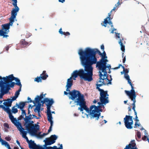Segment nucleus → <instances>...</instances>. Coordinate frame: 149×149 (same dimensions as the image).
Here are the masks:
<instances>
[{
  "mask_svg": "<svg viewBox=\"0 0 149 149\" xmlns=\"http://www.w3.org/2000/svg\"><path fill=\"white\" fill-rule=\"evenodd\" d=\"M1 79L0 80V99L2 98L5 94L8 93L11 88H13L15 85L22 88L20 80L17 78L14 77L13 74L2 77Z\"/></svg>",
  "mask_w": 149,
  "mask_h": 149,
  "instance_id": "nucleus-3",
  "label": "nucleus"
},
{
  "mask_svg": "<svg viewBox=\"0 0 149 149\" xmlns=\"http://www.w3.org/2000/svg\"><path fill=\"white\" fill-rule=\"evenodd\" d=\"M99 72L100 73L99 74L100 77L99 80V82H101V80L103 81L106 80V81L107 80H109L108 79L107 77H103V78H102V77L103 76V74L100 71H99Z\"/></svg>",
  "mask_w": 149,
  "mask_h": 149,
  "instance_id": "nucleus-22",
  "label": "nucleus"
},
{
  "mask_svg": "<svg viewBox=\"0 0 149 149\" xmlns=\"http://www.w3.org/2000/svg\"><path fill=\"white\" fill-rule=\"evenodd\" d=\"M148 138L145 135L142 137V139L144 141H146V139Z\"/></svg>",
  "mask_w": 149,
  "mask_h": 149,
  "instance_id": "nucleus-53",
  "label": "nucleus"
},
{
  "mask_svg": "<svg viewBox=\"0 0 149 149\" xmlns=\"http://www.w3.org/2000/svg\"><path fill=\"white\" fill-rule=\"evenodd\" d=\"M26 103L25 102H20L19 104L16 103L15 104V107H17L20 110H22L23 109Z\"/></svg>",
  "mask_w": 149,
  "mask_h": 149,
  "instance_id": "nucleus-18",
  "label": "nucleus"
},
{
  "mask_svg": "<svg viewBox=\"0 0 149 149\" xmlns=\"http://www.w3.org/2000/svg\"><path fill=\"white\" fill-rule=\"evenodd\" d=\"M17 127L19 130L22 134V136L23 138H24L26 137V135L27 133V132L24 131V129L22 127L21 124L20 126H18Z\"/></svg>",
  "mask_w": 149,
  "mask_h": 149,
  "instance_id": "nucleus-17",
  "label": "nucleus"
},
{
  "mask_svg": "<svg viewBox=\"0 0 149 149\" xmlns=\"http://www.w3.org/2000/svg\"><path fill=\"white\" fill-rule=\"evenodd\" d=\"M4 126L5 127H6L8 128H9V126L8 124L6 123H5L4 124Z\"/></svg>",
  "mask_w": 149,
  "mask_h": 149,
  "instance_id": "nucleus-51",
  "label": "nucleus"
},
{
  "mask_svg": "<svg viewBox=\"0 0 149 149\" xmlns=\"http://www.w3.org/2000/svg\"><path fill=\"white\" fill-rule=\"evenodd\" d=\"M5 139L8 141H9L11 140V138L9 136H6L5 137Z\"/></svg>",
  "mask_w": 149,
  "mask_h": 149,
  "instance_id": "nucleus-52",
  "label": "nucleus"
},
{
  "mask_svg": "<svg viewBox=\"0 0 149 149\" xmlns=\"http://www.w3.org/2000/svg\"><path fill=\"white\" fill-rule=\"evenodd\" d=\"M28 116H26V117L24 118V122H28L29 120H31L33 118L32 116V115L31 114L28 115Z\"/></svg>",
  "mask_w": 149,
  "mask_h": 149,
  "instance_id": "nucleus-28",
  "label": "nucleus"
},
{
  "mask_svg": "<svg viewBox=\"0 0 149 149\" xmlns=\"http://www.w3.org/2000/svg\"><path fill=\"white\" fill-rule=\"evenodd\" d=\"M69 93L70 95V98L72 100H75L74 102L80 106V107L78 108V110H80L81 111H83L84 110H88L83 94H82L79 91L74 89L70 92Z\"/></svg>",
  "mask_w": 149,
  "mask_h": 149,
  "instance_id": "nucleus-5",
  "label": "nucleus"
},
{
  "mask_svg": "<svg viewBox=\"0 0 149 149\" xmlns=\"http://www.w3.org/2000/svg\"><path fill=\"white\" fill-rule=\"evenodd\" d=\"M0 108H2L9 114V117L11 120V122L16 127L20 125L21 123L17 122L16 118L14 117L12 115L11 109H10L9 108L6 107L3 105H0Z\"/></svg>",
  "mask_w": 149,
  "mask_h": 149,
  "instance_id": "nucleus-8",
  "label": "nucleus"
},
{
  "mask_svg": "<svg viewBox=\"0 0 149 149\" xmlns=\"http://www.w3.org/2000/svg\"><path fill=\"white\" fill-rule=\"evenodd\" d=\"M27 100H28V101L25 102L26 103L33 102L34 104H36V102L35 100L34 101L32 100L31 98L29 97H28Z\"/></svg>",
  "mask_w": 149,
  "mask_h": 149,
  "instance_id": "nucleus-35",
  "label": "nucleus"
},
{
  "mask_svg": "<svg viewBox=\"0 0 149 149\" xmlns=\"http://www.w3.org/2000/svg\"><path fill=\"white\" fill-rule=\"evenodd\" d=\"M123 39L122 40L120 39L118 43L120 45L121 47V49L123 52H124L125 51V47L124 45H123L122 42L123 40Z\"/></svg>",
  "mask_w": 149,
  "mask_h": 149,
  "instance_id": "nucleus-27",
  "label": "nucleus"
},
{
  "mask_svg": "<svg viewBox=\"0 0 149 149\" xmlns=\"http://www.w3.org/2000/svg\"><path fill=\"white\" fill-rule=\"evenodd\" d=\"M136 136L139 139L141 137V133L139 131H138L137 132Z\"/></svg>",
  "mask_w": 149,
  "mask_h": 149,
  "instance_id": "nucleus-40",
  "label": "nucleus"
},
{
  "mask_svg": "<svg viewBox=\"0 0 149 149\" xmlns=\"http://www.w3.org/2000/svg\"><path fill=\"white\" fill-rule=\"evenodd\" d=\"M5 146L6 147L8 148H9L10 147L9 145V144L8 143H7V144L6 145V146Z\"/></svg>",
  "mask_w": 149,
  "mask_h": 149,
  "instance_id": "nucleus-64",
  "label": "nucleus"
},
{
  "mask_svg": "<svg viewBox=\"0 0 149 149\" xmlns=\"http://www.w3.org/2000/svg\"><path fill=\"white\" fill-rule=\"evenodd\" d=\"M28 143L29 147L32 149H45V148H43L40 146L36 145L34 141L32 140H31Z\"/></svg>",
  "mask_w": 149,
  "mask_h": 149,
  "instance_id": "nucleus-14",
  "label": "nucleus"
},
{
  "mask_svg": "<svg viewBox=\"0 0 149 149\" xmlns=\"http://www.w3.org/2000/svg\"><path fill=\"white\" fill-rule=\"evenodd\" d=\"M141 125L140 123H138L137 122H135L134 124V128H136L137 126H139Z\"/></svg>",
  "mask_w": 149,
  "mask_h": 149,
  "instance_id": "nucleus-44",
  "label": "nucleus"
},
{
  "mask_svg": "<svg viewBox=\"0 0 149 149\" xmlns=\"http://www.w3.org/2000/svg\"><path fill=\"white\" fill-rule=\"evenodd\" d=\"M16 107L15 105L14 107H12V112L14 113H15L18 112V110L17 108H15V107Z\"/></svg>",
  "mask_w": 149,
  "mask_h": 149,
  "instance_id": "nucleus-38",
  "label": "nucleus"
},
{
  "mask_svg": "<svg viewBox=\"0 0 149 149\" xmlns=\"http://www.w3.org/2000/svg\"><path fill=\"white\" fill-rule=\"evenodd\" d=\"M121 66H122V65H121L120 64H119L118 66V67H116V68H115V69H118V68H120V67Z\"/></svg>",
  "mask_w": 149,
  "mask_h": 149,
  "instance_id": "nucleus-62",
  "label": "nucleus"
},
{
  "mask_svg": "<svg viewBox=\"0 0 149 149\" xmlns=\"http://www.w3.org/2000/svg\"><path fill=\"white\" fill-rule=\"evenodd\" d=\"M5 102L3 103V104L6 107H9L11 106L12 102L10 101V99L8 98L7 100H4Z\"/></svg>",
  "mask_w": 149,
  "mask_h": 149,
  "instance_id": "nucleus-19",
  "label": "nucleus"
},
{
  "mask_svg": "<svg viewBox=\"0 0 149 149\" xmlns=\"http://www.w3.org/2000/svg\"><path fill=\"white\" fill-rule=\"evenodd\" d=\"M21 87H19V89L16 92L15 94V96L17 97L19 94V92L21 91Z\"/></svg>",
  "mask_w": 149,
  "mask_h": 149,
  "instance_id": "nucleus-37",
  "label": "nucleus"
},
{
  "mask_svg": "<svg viewBox=\"0 0 149 149\" xmlns=\"http://www.w3.org/2000/svg\"><path fill=\"white\" fill-rule=\"evenodd\" d=\"M123 72L125 74H127L129 72V70L127 69H125L123 70Z\"/></svg>",
  "mask_w": 149,
  "mask_h": 149,
  "instance_id": "nucleus-49",
  "label": "nucleus"
},
{
  "mask_svg": "<svg viewBox=\"0 0 149 149\" xmlns=\"http://www.w3.org/2000/svg\"><path fill=\"white\" fill-rule=\"evenodd\" d=\"M40 75L41 79H42L43 80L46 79L48 77V76L46 73V71L45 70L43 71L42 73L40 74Z\"/></svg>",
  "mask_w": 149,
  "mask_h": 149,
  "instance_id": "nucleus-23",
  "label": "nucleus"
},
{
  "mask_svg": "<svg viewBox=\"0 0 149 149\" xmlns=\"http://www.w3.org/2000/svg\"><path fill=\"white\" fill-rule=\"evenodd\" d=\"M33 123V121L30 120L28 122H24V125L25 126L26 128L31 134L35 135H36L37 131L39 129V126L36 124L34 125Z\"/></svg>",
  "mask_w": 149,
  "mask_h": 149,
  "instance_id": "nucleus-7",
  "label": "nucleus"
},
{
  "mask_svg": "<svg viewBox=\"0 0 149 149\" xmlns=\"http://www.w3.org/2000/svg\"><path fill=\"white\" fill-rule=\"evenodd\" d=\"M63 34L66 36H67L70 35V33L68 32H63Z\"/></svg>",
  "mask_w": 149,
  "mask_h": 149,
  "instance_id": "nucleus-50",
  "label": "nucleus"
},
{
  "mask_svg": "<svg viewBox=\"0 0 149 149\" xmlns=\"http://www.w3.org/2000/svg\"><path fill=\"white\" fill-rule=\"evenodd\" d=\"M24 138H25L26 139V141L28 143L30 141H29L28 138L27 137V136L26 137Z\"/></svg>",
  "mask_w": 149,
  "mask_h": 149,
  "instance_id": "nucleus-61",
  "label": "nucleus"
},
{
  "mask_svg": "<svg viewBox=\"0 0 149 149\" xmlns=\"http://www.w3.org/2000/svg\"><path fill=\"white\" fill-rule=\"evenodd\" d=\"M17 98V97L15 96L12 97V99H10V101L12 102L13 101L15 100Z\"/></svg>",
  "mask_w": 149,
  "mask_h": 149,
  "instance_id": "nucleus-47",
  "label": "nucleus"
},
{
  "mask_svg": "<svg viewBox=\"0 0 149 149\" xmlns=\"http://www.w3.org/2000/svg\"><path fill=\"white\" fill-rule=\"evenodd\" d=\"M45 149H63L62 145L61 144L60 145V147L58 148L56 146H54L53 147H46Z\"/></svg>",
  "mask_w": 149,
  "mask_h": 149,
  "instance_id": "nucleus-26",
  "label": "nucleus"
},
{
  "mask_svg": "<svg viewBox=\"0 0 149 149\" xmlns=\"http://www.w3.org/2000/svg\"><path fill=\"white\" fill-rule=\"evenodd\" d=\"M47 120H52V115L51 113L50 109H47Z\"/></svg>",
  "mask_w": 149,
  "mask_h": 149,
  "instance_id": "nucleus-25",
  "label": "nucleus"
},
{
  "mask_svg": "<svg viewBox=\"0 0 149 149\" xmlns=\"http://www.w3.org/2000/svg\"><path fill=\"white\" fill-rule=\"evenodd\" d=\"M128 114L129 115H131V112L132 110L131 108L129 107H128Z\"/></svg>",
  "mask_w": 149,
  "mask_h": 149,
  "instance_id": "nucleus-45",
  "label": "nucleus"
},
{
  "mask_svg": "<svg viewBox=\"0 0 149 149\" xmlns=\"http://www.w3.org/2000/svg\"><path fill=\"white\" fill-rule=\"evenodd\" d=\"M126 61V56H125L123 59V63H124Z\"/></svg>",
  "mask_w": 149,
  "mask_h": 149,
  "instance_id": "nucleus-58",
  "label": "nucleus"
},
{
  "mask_svg": "<svg viewBox=\"0 0 149 149\" xmlns=\"http://www.w3.org/2000/svg\"><path fill=\"white\" fill-rule=\"evenodd\" d=\"M132 105L133 106L132 108L134 112V114L136 115V117L134 119H138V118L137 116V112H136L135 109L136 107L135 103H132Z\"/></svg>",
  "mask_w": 149,
  "mask_h": 149,
  "instance_id": "nucleus-30",
  "label": "nucleus"
},
{
  "mask_svg": "<svg viewBox=\"0 0 149 149\" xmlns=\"http://www.w3.org/2000/svg\"><path fill=\"white\" fill-rule=\"evenodd\" d=\"M111 77V79L109 80H107V82H105L104 81H101V82H99V81L96 82V89H98L99 91H102L103 90L100 89V87L102 86L103 85H106V84H111V82L112 80V79L111 78V76H110Z\"/></svg>",
  "mask_w": 149,
  "mask_h": 149,
  "instance_id": "nucleus-13",
  "label": "nucleus"
},
{
  "mask_svg": "<svg viewBox=\"0 0 149 149\" xmlns=\"http://www.w3.org/2000/svg\"><path fill=\"white\" fill-rule=\"evenodd\" d=\"M124 77L127 80L128 83L131 82V81L130 79V77L127 74H125Z\"/></svg>",
  "mask_w": 149,
  "mask_h": 149,
  "instance_id": "nucleus-33",
  "label": "nucleus"
},
{
  "mask_svg": "<svg viewBox=\"0 0 149 149\" xmlns=\"http://www.w3.org/2000/svg\"><path fill=\"white\" fill-rule=\"evenodd\" d=\"M42 79H41V77H37L35 78L34 79V81L37 82H41Z\"/></svg>",
  "mask_w": 149,
  "mask_h": 149,
  "instance_id": "nucleus-36",
  "label": "nucleus"
},
{
  "mask_svg": "<svg viewBox=\"0 0 149 149\" xmlns=\"http://www.w3.org/2000/svg\"><path fill=\"white\" fill-rule=\"evenodd\" d=\"M81 52L82 55L85 56L86 55L90 58L91 59V60H94V61L95 63H94L92 65L96 64V67H98L100 70H102V72H104L103 77H107V72L106 69L107 68L106 63L108 61V60L107 59H104L103 57L99 61H97V59L96 56V54L98 53L100 55L102 56L100 51L96 48L91 49L89 47H87L84 50H83L81 49Z\"/></svg>",
  "mask_w": 149,
  "mask_h": 149,
  "instance_id": "nucleus-2",
  "label": "nucleus"
},
{
  "mask_svg": "<svg viewBox=\"0 0 149 149\" xmlns=\"http://www.w3.org/2000/svg\"><path fill=\"white\" fill-rule=\"evenodd\" d=\"M22 111V115L19 116V117L17 118L18 120H22V119H24V116H25V117H26V116H26V111L24 109L21 110Z\"/></svg>",
  "mask_w": 149,
  "mask_h": 149,
  "instance_id": "nucleus-20",
  "label": "nucleus"
},
{
  "mask_svg": "<svg viewBox=\"0 0 149 149\" xmlns=\"http://www.w3.org/2000/svg\"><path fill=\"white\" fill-rule=\"evenodd\" d=\"M46 99H47V101L46 102V104L52 106L54 103V101L53 99H49L48 98H46Z\"/></svg>",
  "mask_w": 149,
  "mask_h": 149,
  "instance_id": "nucleus-29",
  "label": "nucleus"
},
{
  "mask_svg": "<svg viewBox=\"0 0 149 149\" xmlns=\"http://www.w3.org/2000/svg\"><path fill=\"white\" fill-rule=\"evenodd\" d=\"M101 48L103 50H104V46L103 45H101Z\"/></svg>",
  "mask_w": 149,
  "mask_h": 149,
  "instance_id": "nucleus-59",
  "label": "nucleus"
},
{
  "mask_svg": "<svg viewBox=\"0 0 149 149\" xmlns=\"http://www.w3.org/2000/svg\"><path fill=\"white\" fill-rule=\"evenodd\" d=\"M16 142L17 144L19 145L20 147H21V146L20 145V143L18 140H17Z\"/></svg>",
  "mask_w": 149,
  "mask_h": 149,
  "instance_id": "nucleus-60",
  "label": "nucleus"
},
{
  "mask_svg": "<svg viewBox=\"0 0 149 149\" xmlns=\"http://www.w3.org/2000/svg\"><path fill=\"white\" fill-rule=\"evenodd\" d=\"M100 92V101L102 103L106 105L109 102L108 100L109 95L107 93V91H105L104 90Z\"/></svg>",
  "mask_w": 149,
  "mask_h": 149,
  "instance_id": "nucleus-10",
  "label": "nucleus"
},
{
  "mask_svg": "<svg viewBox=\"0 0 149 149\" xmlns=\"http://www.w3.org/2000/svg\"><path fill=\"white\" fill-rule=\"evenodd\" d=\"M115 7L113 8V9H112L111 11L108 14V16H109V17H110V16H111V15L112 14V12H113V11H114L117 10L118 9L117 8V6H116V4L115 6Z\"/></svg>",
  "mask_w": 149,
  "mask_h": 149,
  "instance_id": "nucleus-32",
  "label": "nucleus"
},
{
  "mask_svg": "<svg viewBox=\"0 0 149 149\" xmlns=\"http://www.w3.org/2000/svg\"><path fill=\"white\" fill-rule=\"evenodd\" d=\"M97 104L99 105L96 106L95 105L91 106L89 109L88 108V110L86 111L88 113H89L91 116V118H95L96 120H98L100 115V112H102V108H104V104L102 103L101 102H98Z\"/></svg>",
  "mask_w": 149,
  "mask_h": 149,
  "instance_id": "nucleus-6",
  "label": "nucleus"
},
{
  "mask_svg": "<svg viewBox=\"0 0 149 149\" xmlns=\"http://www.w3.org/2000/svg\"><path fill=\"white\" fill-rule=\"evenodd\" d=\"M78 54L80 56L81 63L84 67V69H81L74 71L71 74V76L67 79L66 86L71 87L73 85L72 79L75 80L78 76L85 81L90 82L93 80V68L92 65L95 63L94 61V60H91L87 56L82 55L81 49L79 50Z\"/></svg>",
  "mask_w": 149,
  "mask_h": 149,
  "instance_id": "nucleus-1",
  "label": "nucleus"
},
{
  "mask_svg": "<svg viewBox=\"0 0 149 149\" xmlns=\"http://www.w3.org/2000/svg\"><path fill=\"white\" fill-rule=\"evenodd\" d=\"M112 18L113 17L110 16V17H109V16H108L107 18L104 19V21L103 22L104 23H101V24L102 25L106 27L107 26V24L108 23L111 25V28L113 27V26L112 23L111 21H110V20L112 19Z\"/></svg>",
  "mask_w": 149,
  "mask_h": 149,
  "instance_id": "nucleus-15",
  "label": "nucleus"
},
{
  "mask_svg": "<svg viewBox=\"0 0 149 149\" xmlns=\"http://www.w3.org/2000/svg\"><path fill=\"white\" fill-rule=\"evenodd\" d=\"M102 55V56L101 55H100V56H102V58L103 57H104V59H105V58H107V56H106V53L105 52L104 50V51H103V56L102 54V53H101ZM102 58H101V59H102Z\"/></svg>",
  "mask_w": 149,
  "mask_h": 149,
  "instance_id": "nucleus-42",
  "label": "nucleus"
},
{
  "mask_svg": "<svg viewBox=\"0 0 149 149\" xmlns=\"http://www.w3.org/2000/svg\"><path fill=\"white\" fill-rule=\"evenodd\" d=\"M40 109L38 108L37 107H36L35 109H34V112L36 113L38 112V111H40Z\"/></svg>",
  "mask_w": 149,
  "mask_h": 149,
  "instance_id": "nucleus-43",
  "label": "nucleus"
},
{
  "mask_svg": "<svg viewBox=\"0 0 149 149\" xmlns=\"http://www.w3.org/2000/svg\"><path fill=\"white\" fill-rule=\"evenodd\" d=\"M22 111V115L19 116V117L17 118L18 120H22V119H24V116H25V117H26V116H26V111L24 109L21 110Z\"/></svg>",
  "mask_w": 149,
  "mask_h": 149,
  "instance_id": "nucleus-21",
  "label": "nucleus"
},
{
  "mask_svg": "<svg viewBox=\"0 0 149 149\" xmlns=\"http://www.w3.org/2000/svg\"><path fill=\"white\" fill-rule=\"evenodd\" d=\"M1 142L2 145H4L5 146L7 144L8 142L3 139H1Z\"/></svg>",
  "mask_w": 149,
  "mask_h": 149,
  "instance_id": "nucleus-41",
  "label": "nucleus"
},
{
  "mask_svg": "<svg viewBox=\"0 0 149 149\" xmlns=\"http://www.w3.org/2000/svg\"><path fill=\"white\" fill-rule=\"evenodd\" d=\"M43 97L44 95L43 93L41 94L40 96L37 95L35 99V101L36 102V103L37 102H39Z\"/></svg>",
  "mask_w": 149,
  "mask_h": 149,
  "instance_id": "nucleus-24",
  "label": "nucleus"
},
{
  "mask_svg": "<svg viewBox=\"0 0 149 149\" xmlns=\"http://www.w3.org/2000/svg\"><path fill=\"white\" fill-rule=\"evenodd\" d=\"M20 42L21 45H29L31 44L30 43L26 41L24 39H22L20 41Z\"/></svg>",
  "mask_w": 149,
  "mask_h": 149,
  "instance_id": "nucleus-31",
  "label": "nucleus"
},
{
  "mask_svg": "<svg viewBox=\"0 0 149 149\" xmlns=\"http://www.w3.org/2000/svg\"><path fill=\"white\" fill-rule=\"evenodd\" d=\"M66 87L67 88L66 91H69V92H70V91L69 89V88H70L71 87H69L68 86H66Z\"/></svg>",
  "mask_w": 149,
  "mask_h": 149,
  "instance_id": "nucleus-56",
  "label": "nucleus"
},
{
  "mask_svg": "<svg viewBox=\"0 0 149 149\" xmlns=\"http://www.w3.org/2000/svg\"><path fill=\"white\" fill-rule=\"evenodd\" d=\"M5 146L6 147L8 148H9L10 147L9 145V144L8 143H7V144L6 145V146Z\"/></svg>",
  "mask_w": 149,
  "mask_h": 149,
  "instance_id": "nucleus-63",
  "label": "nucleus"
},
{
  "mask_svg": "<svg viewBox=\"0 0 149 149\" xmlns=\"http://www.w3.org/2000/svg\"><path fill=\"white\" fill-rule=\"evenodd\" d=\"M62 28H61L59 30V33L62 34V35H63V32H63L62 31Z\"/></svg>",
  "mask_w": 149,
  "mask_h": 149,
  "instance_id": "nucleus-54",
  "label": "nucleus"
},
{
  "mask_svg": "<svg viewBox=\"0 0 149 149\" xmlns=\"http://www.w3.org/2000/svg\"><path fill=\"white\" fill-rule=\"evenodd\" d=\"M131 86V89L130 91L125 90V92L126 94L129 96L131 100L133 101V103H136V92L134 90L133 84L131 82L128 83Z\"/></svg>",
  "mask_w": 149,
  "mask_h": 149,
  "instance_id": "nucleus-9",
  "label": "nucleus"
},
{
  "mask_svg": "<svg viewBox=\"0 0 149 149\" xmlns=\"http://www.w3.org/2000/svg\"><path fill=\"white\" fill-rule=\"evenodd\" d=\"M38 104L37 106L36 107L38 108H39L40 109H41V104L40 103V102H38Z\"/></svg>",
  "mask_w": 149,
  "mask_h": 149,
  "instance_id": "nucleus-48",
  "label": "nucleus"
},
{
  "mask_svg": "<svg viewBox=\"0 0 149 149\" xmlns=\"http://www.w3.org/2000/svg\"><path fill=\"white\" fill-rule=\"evenodd\" d=\"M57 138V137L55 134L51 135L49 138H46V140H44L45 144L44 145V148H45L47 146L50 145L54 143Z\"/></svg>",
  "mask_w": 149,
  "mask_h": 149,
  "instance_id": "nucleus-12",
  "label": "nucleus"
},
{
  "mask_svg": "<svg viewBox=\"0 0 149 149\" xmlns=\"http://www.w3.org/2000/svg\"><path fill=\"white\" fill-rule=\"evenodd\" d=\"M17 1L13 2L12 3V4L15 8H13L11 11V16L9 18V23L1 25V29H0V36H3V38H7L9 37L8 34L9 32L10 26L12 25L14 22V19L17 15V12L19 10V7L17 6Z\"/></svg>",
  "mask_w": 149,
  "mask_h": 149,
  "instance_id": "nucleus-4",
  "label": "nucleus"
},
{
  "mask_svg": "<svg viewBox=\"0 0 149 149\" xmlns=\"http://www.w3.org/2000/svg\"><path fill=\"white\" fill-rule=\"evenodd\" d=\"M133 117L130 116L126 115L124 118V121L126 127L128 129H131L133 128L132 125L133 124Z\"/></svg>",
  "mask_w": 149,
  "mask_h": 149,
  "instance_id": "nucleus-11",
  "label": "nucleus"
},
{
  "mask_svg": "<svg viewBox=\"0 0 149 149\" xmlns=\"http://www.w3.org/2000/svg\"><path fill=\"white\" fill-rule=\"evenodd\" d=\"M47 99H46V98H44L43 100L41 101V102L43 104H44L45 103H46V102L47 101Z\"/></svg>",
  "mask_w": 149,
  "mask_h": 149,
  "instance_id": "nucleus-46",
  "label": "nucleus"
},
{
  "mask_svg": "<svg viewBox=\"0 0 149 149\" xmlns=\"http://www.w3.org/2000/svg\"><path fill=\"white\" fill-rule=\"evenodd\" d=\"M124 149H138L136 146V144L134 140H132L130 143L127 145Z\"/></svg>",
  "mask_w": 149,
  "mask_h": 149,
  "instance_id": "nucleus-16",
  "label": "nucleus"
},
{
  "mask_svg": "<svg viewBox=\"0 0 149 149\" xmlns=\"http://www.w3.org/2000/svg\"><path fill=\"white\" fill-rule=\"evenodd\" d=\"M50 123V126L49 127V129L48 130V134L49 132L52 130V127L53 125V121L52 120H48Z\"/></svg>",
  "mask_w": 149,
  "mask_h": 149,
  "instance_id": "nucleus-34",
  "label": "nucleus"
},
{
  "mask_svg": "<svg viewBox=\"0 0 149 149\" xmlns=\"http://www.w3.org/2000/svg\"><path fill=\"white\" fill-rule=\"evenodd\" d=\"M47 105V109H50V108H51V105Z\"/></svg>",
  "mask_w": 149,
  "mask_h": 149,
  "instance_id": "nucleus-57",
  "label": "nucleus"
},
{
  "mask_svg": "<svg viewBox=\"0 0 149 149\" xmlns=\"http://www.w3.org/2000/svg\"><path fill=\"white\" fill-rule=\"evenodd\" d=\"M40 133H39L38 134V136L40 138H42L48 134V133H43L42 134H40Z\"/></svg>",
  "mask_w": 149,
  "mask_h": 149,
  "instance_id": "nucleus-39",
  "label": "nucleus"
},
{
  "mask_svg": "<svg viewBox=\"0 0 149 149\" xmlns=\"http://www.w3.org/2000/svg\"><path fill=\"white\" fill-rule=\"evenodd\" d=\"M32 116H33V118H35L37 119H39L40 118H39L37 117L36 116H35V115L32 114Z\"/></svg>",
  "mask_w": 149,
  "mask_h": 149,
  "instance_id": "nucleus-55",
  "label": "nucleus"
}]
</instances>
